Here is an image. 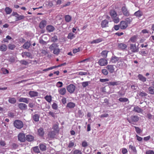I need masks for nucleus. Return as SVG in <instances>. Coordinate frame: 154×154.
Wrapping results in <instances>:
<instances>
[{
    "label": "nucleus",
    "instance_id": "nucleus-1",
    "mask_svg": "<svg viewBox=\"0 0 154 154\" xmlns=\"http://www.w3.org/2000/svg\"><path fill=\"white\" fill-rule=\"evenodd\" d=\"M139 119V118L137 116L132 115L129 118H128L127 120L128 122L133 124H134L135 123L138 122Z\"/></svg>",
    "mask_w": 154,
    "mask_h": 154
},
{
    "label": "nucleus",
    "instance_id": "nucleus-2",
    "mask_svg": "<svg viewBox=\"0 0 154 154\" xmlns=\"http://www.w3.org/2000/svg\"><path fill=\"white\" fill-rule=\"evenodd\" d=\"M14 125L15 127L19 129H21L23 126V122L19 120H15L14 122Z\"/></svg>",
    "mask_w": 154,
    "mask_h": 154
},
{
    "label": "nucleus",
    "instance_id": "nucleus-3",
    "mask_svg": "<svg viewBox=\"0 0 154 154\" xmlns=\"http://www.w3.org/2000/svg\"><path fill=\"white\" fill-rule=\"evenodd\" d=\"M67 91L70 94L73 93L75 91V86L73 84H71L66 87Z\"/></svg>",
    "mask_w": 154,
    "mask_h": 154
},
{
    "label": "nucleus",
    "instance_id": "nucleus-4",
    "mask_svg": "<svg viewBox=\"0 0 154 154\" xmlns=\"http://www.w3.org/2000/svg\"><path fill=\"white\" fill-rule=\"evenodd\" d=\"M122 11L123 14L125 16L128 17L130 15L129 11L125 6H123L122 8Z\"/></svg>",
    "mask_w": 154,
    "mask_h": 154
},
{
    "label": "nucleus",
    "instance_id": "nucleus-5",
    "mask_svg": "<svg viewBox=\"0 0 154 154\" xmlns=\"http://www.w3.org/2000/svg\"><path fill=\"white\" fill-rule=\"evenodd\" d=\"M98 63L101 66H105L108 63L107 60L104 58L100 59L98 62Z\"/></svg>",
    "mask_w": 154,
    "mask_h": 154
},
{
    "label": "nucleus",
    "instance_id": "nucleus-6",
    "mask_svg": "<svg viewBox=\"0 0 154 154\" xmlns=\"http://www.w3.org/2000/svg\"><path fill=\"white\" fill-rule=\"evenodd\" d=\"M109 21L106 19L103 20L101 23V26L103 28L109 27Z\"/></svg>",
    "mask_w": 154,
    "mask_h": 154
},
{
    "label": "nucleus",
    "instance_id": "nucleus-7",
    "mask_svg": "<svg viewBox=\"0 0 154 154\" xmlns=\"http://www.w3.org/2000/svg\"><path fill=\"white\" fill-rule=\"evenodd\" d=\"M120 28L122 29H125L128 27V25L124 20L121 21L119 23Z\"/></svg>",
    "mask_w": 154,
    "mask_h": 154
},
{
    "label": "nucleus",
    "instance_id": "nucleus-8",
    "mask_svg": "<svg viewBox=\"0 0 154 154\" xmlns=\"http://www.w3.org/2000/svg\"><path fill=\"white\" fill-rule=\"evenodd\" d=\"M18 140L21 142H24L26 140L25 135L24 134L20 133L18 135Z\"/></svg>",
    "mask_w": 154,
    "mask_h": 154
},
{
    "label": "nucleus",
    "instance_id": "nucleus-9",
    "mask_svg": "<svg viewBox=\"0 0 154 154\" xmlns=\"http://www.w3.org/2000/svg\"><path fill=\"white\" fill-rule=\"evenodd\" d=\"M18 106L19 108L22 110H25L27 109V106L25 104L21 103H20L18 105Z\"/></svg>",
    "mask_w": 154,
    "mask_h": 154
},
{
    "label": "nucleus",
    "instance_id": "nucleus-10",
    "mask_svg": "<svg viewBox=\"0 0 154 154\" xmlns=\"http://www.w3.org/2000/svg\"><path fill=\"white\" fill-rule=\"evenodd\" d=\"M56 132L54 131L49 132L48 134V137L50 139L54 138L56 135Z\"/></svg>",
    "mask_w": 154,
    "mask_h": 154
},
{
    "label": "nucleus",
    "instance_id": "nucleus-11",
    "mask_svg": "<svg viewBox=\"0 0 154 154\" xmlns=\"http://www.w3.org/2000/svg\"><path fill=\"white\" fill-rule=\"evenodd\" d=\"M113 65H108L106 67L107 69L109 72L111 73H112L114 71L115 68L114 67Z\"/></svg>",
    "mask_w": 154,
    "mask_h": 154
},
{
    "label": "nucleus",
    "instance_id": "nucleus-12",
    "mask_svg": "<svg viewBox=\"0 0 154 154\" xmlns=\"http://www.w3.org/2000/svg\"><path fill=\"white\" fill-rule=\"evenodd\" d=\"M133 111L135 112L140 113L142 112L143 110L138 106H136L134 107Z\"/></svg>",
    "mask_w": 154,
    "mask_h": 154
},
{
    "label": "nucleus",
    "instance_id": "nucleus-13",
    "mask_svg": "<svg viewBox=\"0 0 154 154\" xmlns=\"http://www.w3.org/2000/svg\"><path fill=\"white\" fill-rule=\"evenodd\" d=\"M121 82L119 81L110 82L108 83V85L110 86H116L120 85L121 84Z\"/></svg>",
    "mask_w": 154,
    "mask_h": 154
},
{
    "label": "nucleus",
    "instance_id": "nucleus-14",
    "mask_svg": "<svg viewBox=\"0 0 154 154\" xmlns=\"http://www.w3.org/2000/svg\"><path fill=\"white\" fill-rule=\"evenodd\" d=\"M55 28L52 25H48L46 27V29L48 32H53L55 29Z\"/></svg>",
    "mask_w": 154,
    "mask_h": 154
},
{
    "label": "nucleus",
    "instance_id": "nucleus-15",
    "mask_svg": "<svg viewBox=\"0 0 154 154\" xmlns=\"http://www.w3.org/2000/svg\"><path fill=\"white\" fill-rule=\"evenodd\" d=\"M38 135L40 137L43 136L45 134L44 129L42 128H41L38 129Z\"/></svg>",
    "mask_w": 154,
    "mask_h": 154
},
{
    "label": "nucleus",
    "instance_id": "nucleus-16",
    "mask_svg": "<svg viewBox=\"0 0 154 154\" xmlns=\"http://www.w3.org/2000/svg\"><path fill=\"white\" fill-rule=\"evenodd\" d=\"M46 21L43 20H42L39 24V26L41 29H42L45 27L46 25Z\"/></svg>",
    "mask_w": 154,
    "mask_h": 154
},
{
    "label": "nucleus",
    "instance_id": "nucleus-17",
    "mask_svg": "<svg viewBox=\"0 0 154 154\" xmlns=\"http://www.w3.org/2000/svg\"><path fill=\"white\" fill-rule=\"evenodd\" d=\"M118 48L121 50H124L127 48V45L123 43H119L118 44Z\"/></svg>",
    "mask_w": 154,
    "mask_h": 154
},
{
    "label": "nucleus",
    "instance_id": "nucleus-18",
    "mask_svg": "<svg viewBox=\"0 0 154 154\" xmlns=\"http://www.w3.org/2000/svg\"><path fill=\"white\" fill-rule=\"evenodd\" d=\"M75 106V103L72 102L68 103L66 106V107L69 109H73Z\"/></svg>",
    "mask_w": 154,
    "mask_h": 154
},
{
    "label": "nucleus",
    "instance_id": "nucleus-19",
    "mask_svg": "<svg viewBox=\"0 0 154 154\" xmlns=\"http://www.w3.org/2000/svg\"><path fill=\"white\" fill-rule=\"evenodd\" d=\"M29 95L30 97H36L38 96V93L36 91H30L29 93Z\"/></svg>",
    "mask_w": 154,
    "mask_h": 154
},
{
    "label": "nucleus",
    "instance_id": "nucleus-20",
    "mask_svg": "<svg viewBox=\"0 0 154 154\" xmlns=\"http://www.w3.org/2000/svg\"><path fill=\"white\" fill-rule=\"evenodd\" d=\"M58 92L61 95H64L66 93V90L65 88H63L59 89L58 90Z\"/></svg>",
    "mask_w": 154,
    "mask_h": 154
},
{
    "label": "nucleus",
    "instance_id": "nucleus-21",
    "mask_svg": "<svg viewBox=\"0 0 154 154\" xmlns=\"http://www.w3.org/2000/svg\"><path fill=\"white\" fill-rule=\"evenodd\" d=\"M31 152L32 153L35 152V153H38L40 152L38 146L32 147L31 149Z\"/></svg>",
    "mask_w": 154,
    "mask_h": 154
},
{
    "label": "nucleus",
    "instance_id": "nucleus-22",
    "mask_svg": "<svg viewBox=\"0 0 154 154\" xmlns=\"http://www.w3.org/2000/svg\"><path fill=\"white\" fill-rule=\"evenodd\" d=\"M119 60V57L114 56L111 57V61L112 63H116Z\"/></svg>",
    "mask_w": 154,
    "mask_h": 154
},
{
    "label": "nucleus",
    "instance_id": "nucleus-23",
    "mask_svg": "<svg viewBox=\"0 0 154 154\" xmlns=\"http://www.w3.org/2000/svg\"><path fill=\"white\" fill-rule=\"evenodd\" d=\"M130 46V49L133 52H135L137 51V49L135 44H131Z\"/></svg>",
    "mask_w": 154,
    "mask_h": 154
},
{
    "label": "nucleus",
    "instance_id": "nucleus-24",
    "mask_svg": "<svg viewBox=\"0 0 154 154\" xmlns=\"http://www.w3.org/2000/svg\"><path fill=\"white\" fill-rule=\"evenodd\" d=\"M34 137L30 135H26L25 137L26 139L28 141L31 142L32 141L34 140Z\"/></svg>",
    "mask_w": 154,
    "mask_h": 154
},
{
    "label": "nucleus",
    "instance_id": "nucleus-25",
    "mask_svg": "<svg viewBox=\"0 0 154 154\" xmlns=\"http://www.w3.org/2000/svg\"><path fill=\"white\" fill-rule=\"evenodd\" d=\"M110 14L112 19L117 16V13L114 10H111L110 11Z\"/></svg>",
    "mask_w": 154,
    "mask_h": 154
},
{
    "label": "nucleus",
    "instance_id": "nucleus-26",
    "mask_svg": "<svg viewBox=\"0 0 154 154\" xmlns=\"http://www.w3.org/2000/svg\"><path fill=\"white\" fill-rule=\"evenodd\" d=\"M31 46V44L30 42L27 41L25 42L23 46V48L26 49L29 48Z\"/></svg>",
    "mask_w": 154,
    "mask_h": 154
},
{
    "label": "nucleus",
    "instance_id": "nucleus-27",
    "mask_svg": "<svg viewBox=\"0 0 154 154\" xmlns=\"http://www.w3.org/2000/svg\"><path fill=\"white\" fill-rule=\"evenodd\" d=\"M19 101L20 102H24L26 103H29L28 99L27 98H20L19 99Z\"/></svg>",
    "mask_w": 154,
    "mask_h": 154
},
{
    "label": "nucleus",
    "instance_id": "nucleus-28",
    "mask_svg": "<svg viewBox=\"0 0 154 154\" xmlns=\"http://www.w3.org/2000/svg\"><path fill=\"white\" fill-rule=\"evenodd\" d=\"M125 21H126V23L128 25L130 24L131 23L132 21H133V18L131 17H128L126 18Z\"/></svg>",
    "mask_w": 154,
    "mask_h": 154
},
{
    "label": "nucleus",
    "instance_id": "nucleus-29",
    "mask_svg": "<svg viewBox=\"0 0 154 154\" xmlns=\"http://www.w3.org/2000/svg\"><path fill=\"white\" fill-rule=\"evenodd\" d=\"M58 47V46L56 43H53L50 45L49 48L51 50H54Z\"/></svg>",
    "mask_w": 154,
    "mask_h": 154
},
{
    "label": "nucleus",
    "instance_id": "nucleus-30",
    "mask_svg": "<svg viewBox=\"0 0 154 154\" xmlns=\"http://www.w3.org/2000/svg\"><path fill=\"white\" fill-rule=\"evenodd\" d=\"M134 15L137 17H139L143 15V13L140 10H138L134 13Z\"/></svg>",
    "mask_w": 154,
    "mask_h": 154
},
{
    "label": "nucleus",
    "instance_id": "nucleus-31",
    "mask_svg": "<svg viewBox=\"0 0 154 154\" xmlns=\"http://www.w3.org/2000/svg\"><path fill=\"white\" fill-rule=\"evenodd\" d=\"M64 18L66 22H69L72 19V17L69 15H66L65 16Z\"/></svg>",
    "mask_w": 154,
    "mask_h": 154
},
{
    "label": "nucleus",
    "instance_id": "nucleus-32",
    "mask_svg": "<svg viewBox=\"0 0 154 154\" xmlns=\"http://www.w3.org/2000/svg\"><path fill=\"white\" fill-rule=\"evenodd\" d=\"M137 36L134 35L131 37L130 39L129 42H135L137 40Z\"/></svg>",
    "mask_w": 154,
    "mask_h": 154
},
{
    "label": "nucleus",
    "instance_id": "nucleus-33",
    "mask_svg": "<svg viewBox=\"0 0 154 154\" xmlns=\"http://www.w3.org/2000/svg\"><path fill=\"white\" fill-rule=\"evenodd\" d=\"M8 99V102L11 104H14L16 102V100L14 97H9Z\"/></svg>",
    "mask_w": 154,
    "mask_h": 154
},
{
    "label": "nucleus",
    "instance_id": "nucleus-34",
    "mask_svg": "<svg viewBox=\"0 0 154 154\" xmlns=\"http://www.w3.org/2000/svg\"><path fill=\"white\" fill-rule=\"evenodd\" d=\"M109 51L106 50L103 51L101 53V55L104 58H106L107 56Z\"/></svg>",
    "mask_w": 154,
    "mask_h": 154
},
{
    "label": "nucleus",
    "instance_id": "nucleus-35",
    "mask_svg": "<svg viewBox=\"0 0 154 154\" xmlns=\"http://www.w3.org/2000/svg\"><path fill=\"white\" fill-rule=\"evenodd\" d=\"M25 17L23 15H20L18 14V16H17L16 17V21L23 20L24 19Z\"/></svg>",
    "mask_w": 154,
    "mask_h": 154
},
{
    "label": "nucleus",
    "instance_id": "nucleus-36",
    "mask_svg": "<svg viewBox=\"0 0 154 154\" xmlns=\"http://www.w3.org/2000/svg\"><path fill=\"white\" fill-rule=\"evenodd\" d=\"M103 41V39L101 38H99L97 39L94 40H93L91 42V43L93 44V43H97L99 42H100L102 41Z\"/></svg>",
    "mask_w": 154,
    "mask_h": 154
},
{
    "label": "nucleus",
    "instance_id": "nucleus-37",
    "mask_svg": "<svg viewBox=\"0 0 154 154\" xmlns=\"http://www.w3.org/2000/svg\"><path fill=\"white\" fill-rule=\"evenodd\" d=\"M7 49V47L5 45L3 44L0 46V50L2 51H5Z\"/></svg>",
    "mask_w": 154,
    "mask_h": 154
},
{
    "label": "nucleus",
    "instance_id": "nucleus-38",
    "mask_svg": "<svg viewBox=\"0 0 154 154\" xmlns=\"http://www.w3.org/2000/svg\"><path fill=\"white\" fill-rule=\"evenodd\" d=\"M39 148L42 151H45L46 149V145L43 144H39Z\"/></svg>",
    "mask_w": 154,
    "mask_h": 154
},
{
    "label": "nucleus",
    "instance_id": "nucleus-39",
    "mask_svg": "<svg viewBox=\"0 0 154 154\" xmlns=\"http://www.w3.org/2000/svg\"><path fill=\"white\" fill-rule=\"evenodd\" d=\"M53 129L54 130V131L55 132L58 133L59 131V129L58 128V124H54L53 127Z\"/></svg>",
    "mask_w": 154,
    "mask_h": 154
},
{
    "label": "nucleus",
    "instance_id": "nucleus-40",
    "mask_svg": "<svg viewBox=\"0 0 154 154\" xmlns=\"http://www.w3.org/2000/svg\"><path fill=\"white\" fill-rule=\"evenodd\" d=\"M84 152L86 154H89L91 152V149L88 147L84 148Z\"/></svg>",
    "mask_w": 154,
    "mask_h": 154
},
{
    "label": "nucleus",
    "instance_id": "nucleus-41",
    "mask_svg": "<svg viewBox=\"0 0 154 154\" xmlns=\"http://www.w3.org/2000/svg\"><path fill=\"white\" fill-rule=\"evenodd\" d=\"M131 89L132 91L136 92L138 88L137 85H133L131 86Z\"/></svg>",
    "mask_w": 154,
    "mask_h": 154
},
{
    "label": "nucleus",
    "instance_id": "nucleus-42",
    "mask_svg": "<svg viewBox=\"0 0 154 154\" xmlns=\"http://www.w3.org/2000/svg\"><path fill=\"white\" fill-rule=\"evenodd\" d=\"M119 100L121 102H126L129 101L128 98H120L119 99Z\"/></svg>",
    "mask_w": 154,
    "mask_h": 154
},
{
    "label": "nucleus",
    "instance_id": "nucleus-43",
    "mask_svg": "<svg viewBox=\"0 0 154 154\" xmlns=\"http://www.w3.org/2000/svg\"><path fill=\"white\" fill-rule=\"evenodd\" d=\"M5 10L7 14H11L12 11V9L8 7H6L5 8Z\"/></svg>",
    "mask_w": 154,
    "mask_h": 154
},
{
    "label": "nucleus",
    "instance_id": "nucleus-44",
    "mask_svg": "<svg viewBox=\"0 0 154 154\" xmlns=\"http://www.w3.org/2000/svg\"><path fill=\"white\" fill-rule=\"evenodd\" d=\"M45 99L49 103H51V95H46L45 97Z\"/></svg>",
    "mask_w": 154,
    "mask_h": 154
},
{
    "label": "nucleus",
    "instance_id": "nucleus-45",
    "mask_svg": "<svg viewBox=\"0 0 154 154\" xmlns=\"http://www.w3.org/2000/svg\"><path fill=\"white\" fill-rule=\"evenodd\" d=\"M39 116L37 114H35L33 116V119L35 122H38L39 119Z\"/></svg>",
    "mask_w": 154,
    "mask_h": 154
},
{
    "label": "nucleus",
    "instance_id": "nucleus-46",
    "mask_svg": "<svg viewBox=\"0 0 154 154\" xmlns=\"http://www.w3.org/2000/svg\"><path fill=\"white\" fill-rule=\"evenodd\" d=\"M73 154H82V152L79 150L76 149L73 151Z\"/></svg>",
    "mask_w": 154,
    "mask_h": 154
},
{
    "label": "nucleus",
    "instance_id": "nucleus-47",
    "mask_svg": "<svg viewBox=\"0 0 154 154\" xmlns=\"http://www.w3.org/2000/svg\"><path fill=\"white\" fill-rule=\"evenodd\" d=\"M149 93L151 94H154V87H150L149 88Z\"/></svg>",
    "mask_w": 154,
    "mask_h": 154
},
{
    "label": "nucleus",
    "instance_id": "nucleus-48",
    "mask_svg": "<svg viewBox=\"0 0 154 154\" xmlns=\"http://www.w3.org/2000/svg\"><path fill=\"white\" fill-rule=\"evenodd\" d=\"M74 37V35L72 33H69L67 36L68 38L70 39H72Z\"/></svg>",
    "mask_w": 154,
    "mask_h": 154
},
{
    "label": "nucleus",
    "instance_id": "nucleus-49",
    "mask_svg": "<svg viewBox=\"0 0 154 154\" xmlns=\"http://www.w3.org/2000/svg\"><path fill=\"white\" fill-rule=\"evenodd\" d=\"M75 145L74 142L72 141H70L69 143V144L68 147L70 148H72Z\"/></svg>",
    "mask_w": 154,
    "mask_h": 154
},
{
    "label": "nucleus",
    "instance_id": "nucleus-50",
    "mask_svg": "<svg viewBox=\"0 0 154 154\" xmlns=\"http://www.w3.org/2000/svg\"><path fill=\"white\" fill-rule=\"evenodd\" d=\"M134 127L135 128V131L137 134H140L142 132L141 130L139 127L135 126H134Z\"/></svg>",
    "mask_w": 154,
    "mask_h": 154
},
{
    "label": "nucleus",
    "instance_id": "nucleus-51",
    "mask_svg": "<svg viewBox=\"0 0 154 154\" xmlns=\"http://www.w3.org/2000/svg\"><path fill=\"white\" fill-rule=\"evenodd\" d=\"M20 63L22 65H27L29 64V63L27 61L25 60H22L20 61Z\"/></svg>",
    "mask_w": 154,
    "mask_h": 154
},
{
    "label": "nucleus",
    "instance_id": "nucleus-52",
    "mask_svg": "<svg viewBox=\"0 0 154 154\" xmlns=\"http://www.w3.org/2000/svg\"><path fill=\"white\" fill-rule=\"evenodd\" d=\"M113 21L115 23H117L119 21V18L116 16L115 17L112 18Z\"/></svg>",
    "mask_w": 154,
    "mask_h": 154
},
{
    "label": "nucleus",
    "instance_id": "nucleus-53",
    "mask_svg": "<svg viewBox=\"0 0 154 154\" xmlns=\"http://www.w3.org/2000/svg\"><path fill=\"white\" fill-rule=\"evenodd\" d=\"M138 77L139 79L143 82L144 81V76L141 74H139L138 75Z\"/></svg>",
    "mask_w": 154,
    "mask_h": 154
},
{
    "label": "nucleus",
    "instance_id": "nucleus-54",
    "mask_svg": "<svg viewBox=\"0 0 154 154\" xmlns=\"http://www.w3.org/2000/svg\"><path fill=\"white\" fill-rule=\"evenodd\" d=\"M101 72L102 73L105 75H107L108 73V72L107 70L106 69H102Z\"/></svg>",
    "mask_w": 154,
    "mask_h": 154
},
{
    "label": "nucleus",
    "instance_id": "nucleus-55",
    "mask_svg": "<svg viewBox=\"0 0 154 154\" xmlns=\"http://www.w3.org/2000/svg\"><path fill=\"white\" fill-rule=\"evenodd\" d=\"M60 52V49L57 48L54 49L53 51L54 54L56 55H58L59 54Z\"/></svg>",
    "mask_w": 154,
    "mask_h": 154
},
{
    "label": "nucleus",
    "instance_id": "nucleus-56",
    "mask_svg": "<svg viewBox=\"0 0 154 154\" xmlns=\"http://www.w3.org/2000/svg\"><path fill=\"white\" fill-rule=\"evenodd\" d=\"M117 94L120 97L124 96L125 94V93L124 92L122 91H119L118 92Z\"/></svg>",
    "mask_w": 154,
    "mask_h": 154
},
{
    "label": "nucleus",
    "instance_id": "nucleus-57",
    "mask_svg": "<svg viewBox=\"0 0 154 154\" xmlns=\"http://www.w3.org/2000/svg\"><path fill=\"white\" fill-rule=\"evenodd\" d=\"M8 47L9 49L13 50L15 48V46L14 45L9 44L8 45Z\"/></svg>",
    "mask_w": 154,
    "mask_h": 154
},
{
    "label": "nucleus",
    "instance_id": "nucleus-58",
    "mask_svg": "<svg viewBox=\"0 0 154 154\" xmlns=\"http://www.w3.org/2000/svg\"><path fill=\"white\" fill-rule=\"evenodd\" d=\"M52 108L54 109L57 110L58 109V106L57 104L56 103H54L52 106Z\"/></svg>",
    "mask_w": 154,
    "mask_h": 154
},
{
    "label": "nucleus",
    "instance_id": "nucleus-59",
    "mask_svg": "<svg viewBox=\"0 0 154 154\" xmlns=\"http://www.w3.org/2000/svg\"><path fill=\"white\" fill-rule=\"evenodd\" d=\"M63 86V83L62 82H58L56 84V86L58 88H61Z\"/></svg>",
    "mask_w": 154,
    "mask_h": 154
},
{
    "label": "nucleus",
    "instance_id": "nucleus-60",
    "mask_svg": "<svg viewBox=\"0 0 154 154\" xmlns=\"http://www.w3.org/2000/svg\"><path fill=\"white\" fill-rule=\"evenodd\" d=\"M89 82H85L82 83V86L84 88H85L88 85Z\"/></svg>",
    "mask_w": 154,
    "mask_h": 154
},
{
    "label": "nucleus",
    "instance_id": "nucleus-61",
    "mask_svg": "<svg viewBox=\"0 0 154 154\" xmlns=\"http://www.w3.org/2000/svg\"><path fill=\"white\" fill-rule=\"evenodd\" d=\"M2 71L3 72V73L4 74H6L9 73L8 70L4 68L2 69Z\"/></svg>",
    "mask_w": 154,
    "mask_h": 154
},
{
    "label": "nucleus",
    "instance_id": "nucleus-62",
    "mask_svg": "<svg viewBox=\"0 0 154 154\" xmlns=\"http://www.w3.org/2000/svg\"><path fill=\"white\" fill-rule=\"evenodd\" d=\"M39 42L40 44L43 45H46L47 43L45 41L42 39L40 38L39 40Z\"/></svg>",
    "mask_w": 154,
    "mask_h": 154
},
{
    "label": "nucleus",
    "instance_id": "nucleus-63",
    "mask_svg": "<svg viewBox=\"0 0 154 154\" xmlns=\"http://www.w3.org/2000/svg\"><path fill=\"white\" fill-rule=\"evenodd\" d=\"M113 28L114 29L116 30H119V28H120V24L118 25H114Z\"/></svg>",
    "mask_w": 154,
    "mask_h": 154
},
{
    "label": "nucleus",
    "instance_id": "nucleus-64",
    "mask_svg": "<svg viewBox=\"0 0 154 154\" xmlns=\"http://www.w3.org/2000/svg\"><path fill=\"white\" fill-rule=\"evenodd\" d=\"M82 146L84 148H86L88 146V144L86 141H83L82 143Z\"/></svg>",
    "mask_w": 154,
    "mask_h": 154
}]
</instances>
